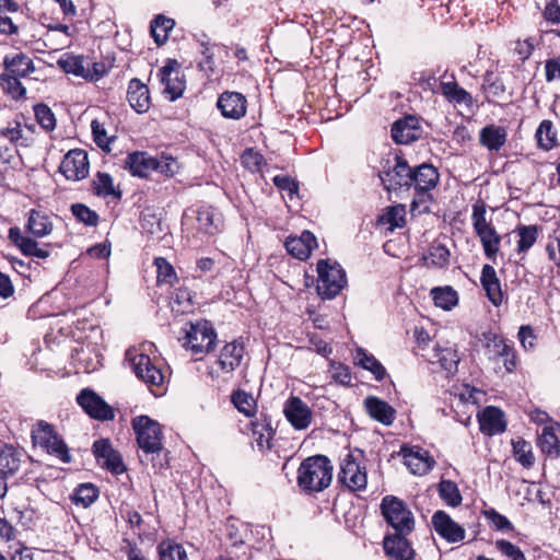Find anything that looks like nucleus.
Returning <instances> with one entry per match:
<instances>
[{
    "instance_id": "nucleus-28",
    "label": "nucleus",
    "mask_w": 560,
    "mask_h": 560,
    "mask_svg": "<svg viewBox=\"0 0 560 560\" xmlns=\"http://www.w3.org/2000/svg\"><path fill=\"white\" fill-rule=\"evenodd\" d=\"M4 72L18 77L26 78L35 71L33 59L25 52H18L14 55H5L3 58Z\"/></svg>"
},
{
    "instance_id": "nucleus-7",
    "label": "nucleus",
    "mask_w": 560,
    "mask_h": 560,
    "mask_svg": "<svg viewBox=\"0 0 560 560\" xmlns=\"http://www.w3.org/2000/svg\"><path fill=\"white\" fill-rule=\"evenodd\" d=\"M131 425L138 446L143 453L161 451L163 432L161 424L156 420L142 415L133 418Z\"/></svg>"
},
{
    "instance_id": "nucleus-27",
    "label": "nucleus",
    "mask_w": 560,
    "mask_h": 560,
    "mask_svg": "<svg viewBox=\"0 0 560 560\" xmlns=\"http://www.w3.org/2000/svg\"><path fill=\"white\" fill-rule=\"evenodd\" d=\"M154 158L145 151H135L129 153L125 160V168L129 171L132 176L141 178L148 177L154 170Z\"/></svg>"
},
{
    "instance_id": "nucleus-53",
    "label": "nucleus",
    "mask_w": 560,
    "mask_h": 560,
    "mask_svg": "<svg viewBox=\"0 0 560 560\" xmlns=\"http://www.w3.org/2000/svg\"><path fill=\"white\" fill-rule=\"evenodd\" d=\"M518 234L517 252L526 253L537 241L538 228L536 225H522L516 230Z\"/></svg>"
},
{
    "instance_id": "nucleus-51",
    "label": "nucleus",
    "mask_w": 560,
    "mask_h": 560,
    "mask_svg": "<svg viewBox=\"0 0 560 560\" xmlns=\"http://www.w3.org/2000/svg\"><path fill=\"white\" fill-rule=\"evenodd\" d=\"M424 260L427 261L428 266L442 268L448 264L450 250L443 244L433 243L430 246L428 254L424 256Z\"/></svg>"
},
{
    "instance_id": "nucleus-11",
    "label": "nucleus",
    "mask_w": 560,
    "mask_h": 560,
    "mask_svg": "<svg viewBox=\"0 0 560 560\" xmlns=\"http://www.w3.org/2000/svg\"><path fill=\"white\" fill-rule=\"evenodd\" d=\"M96 462L113 475H121L127 470L121 454L115 450L109 439H98L92 445Z\"/></svg>"
},
{
    "instance_id": "nucleus-55",
    "label": "nucleus",
    "mask_w": 560,
    "mask_h": 560,
    "mask_svg": "<svg viewBox=\"0 0 560 560\" xmlns=\"http://www.w3.org/2000/svg\"><path fill=\"white\" fill-rule=\"evenodd\" d=\"M439 494L451 506H458L462 503L458 487L452 480H442L439 483Z\"/></svg>"
},
{
    "instance_id": "nucleus-4",
    "label": "nucleus",
    "mask_w": 560,
    "mask_h": 560,
    "mask_svg": "<svg viewBox=\"0 0 560 560\" xmlns=\"http://www.w3.org/2000/svg\"><path fill=\"white\" fill-rule=\"evenodd\" d=\"M185 336L179 338L184 348L195 354L209 353L215 347L217 332L208 319H199L196 323L188 322L183 328Z\"/></svg>"
},
{
    "instance_id": "nucleus-37",
    "label": "nucleus",
    "mask_w": 560,
    "mask_h": 560,
    "mask_svg": "<svg viewBox=\"0 0 560 560\" xmlns=\"http://www.w3.org/2000/svg\"><path fill=\"white\" fill-rule=\"evenodd\" d=\"M175 26V21L164 14H158L150 23V34L158 46L164 45L170 32Z\"/></svg>"
},
{
    "instance_id": "nucleus-52",
    "label": "nucleus",
    "mask_w": 560,
    "mask_h": 560,
    "mask_svg": "<svg viewBox=\"0 0 560 560\" xmlns=\"http://www.w3.org/2000/svg\"><path fill=\"white\" fill-rule=\"evenodd\" d=\"M70 211L78 222L83 223L86 226H96L100 222V215L97 212L90 209L84 203H72Z\"/></svg>"
},
{
    "instance_id": "nucleus-17",
    "label": "nucleus",
    "mask_w": 560,
    "mask_h": 560,
    "mask_svg": "<svg viewBox=\"0 0 560 560\" xmlns=\"http://www.w3.org/2000/svg\"><path fill=\"white\" fill-rule=\"evenodd\" d=\"M338 478L340 482L353 491L365 489L368 483L365 469L351 455L342 460Z\"/></svg>"
},
{
    "instance_id": "nucleus-59",
    "label": "nucleus",
    "mask_w": 560,
    "mask_h": 560,
    "mask_svg": "<svg viewBox=\"0 0 560 560\" xmlns=\"http://www.w3.org/2000/svg\"><path fill=\"white\" fill-rule=\"evenodd\" d=\"M57 63L63 72L72 73L86 80V69L84 68L82 56H72L68 59H59Z\"/></svg>"
},
{
    "instance_id": "nucleus-29",
    "label": "nucleus",
    "mask_w": 560,
    "mask_h": 560,
    "mask_svg": "<svg viewBox=\"0 0 560 560\" xmlns=\"http://www.w3.org/2000/svg\"><path fill=\"white\" fill-rule=\"evenodd\" d=\"M411 177L415 190H433L440 180L438 168L427 163L412 168Z\"/></svg>"
},
{
    "instance_id": "nucleus-21",
    "label": "nucleus",
    "mask_w": 560,
    "mask_h": 560,
    "mask_svg": "<svg viewBox=\"0 0 560 560\" xmlns=\"http://www.w3.org/2000/svg\"><path fill=\"white\" fill-rule=\"evenodd\" d=\"M480 431L487 435H495L505 431L506 421L500 408L488 406L478 413Z\"/></svg>"
},
{
    "instance_id": "nucleus-36",
    "label": "nucleus",
    "mask_w": 560,
    "mask_h": 560,
    "mask_svg": "<svg viewBox=\"0 0 560 560\" xmlns=\"http://www.w3.org/2000/svg\"><path fill=\"white\" fill-rule=\"evenodd\" d=\"M92 190L95 196L108 197L119 201L122 197V191L114 187L113 177L108 173L97 172L95 179L92 182Z\"/></svg>"
},
{
    "instance_id": "nucleus-57",
    "label": "nucleus",
    "mask_w": 560,
    "mask_h": 560,
    "mask_svg": "<svg viewBox=\"0 0 560 560\" xmlns=\"http://www.w3.org/2000/svg\"><path fill=\"white\" fill-rule=\"evenodd\" d=\"M36 121L46 131H52L56 127V117L50 107L44 103L34 106Z\"/></svg>"
},
{
    "instance_id": "nucleus-24",
    "label": "nucleus",
    "mask_w": 560,
    "mask_h": 560,
    "mask_svg": "<svg viewBox=\"0 0 560 560\" xmlns=\"http://www.w3.org/2000/svg\"><path fill=\"white\" fill-rule=\"evenodd\" d=\"M25 452L22 448L0 441V474L3 477L14 475L21 466Z\"/></svg>"
},
{
    "instance_id": "nucleus-31",
    "label": "nucleus",
    "mask_w": 560,
    "mask_h": 560,
    "mask_svg": "<svg viewBox=\"0 0 560 560\" xmlns=\"http://www.w3.org/2000/svg\"><path fill=\"white\" fill-rule=\"evenodd\" d=\"M284 246L292 257L304 260L316 246V237L310 231H304L300 237H288Z\"/></svg>"
},
{
    "instance_id": "nucleus-32",
    "label": "nucleus",
    "mask_w": 560,
    "mask_h": 560,
    "mask_svg": "<svg viewBox=\"0 0 560 560\" xmlns=\"http://www.w3.org/2000/svg\"><path fill=\"white\" fill-rule=\"evenodd\" d=\"M197 222L200 231L214 235L221 231L222 220L213 207L202 206L197 211Z\"/></svg>"
},
{
    "instance_id": "nucleus-38",
    "label": "nucleus",
    "mask_w": 560,
    "mask_h": 560,
    "mask_svg": "<svg viewBox=\"0 0 560 560\" xmlns=\"http://www.w3.org/2000/svg\"><path fill=\"white\" fill-rule=\"evenodd\" d=\"M406 207L404 205H394L385 208L378 217L377 223L386 225L389 231L402 228L406 224Z\"/></svg>"
},
{
    "instance_id": "nucleus-63",
    "label": "nucleus",
    "mask_w": 560,
    "mask_h": 560,
    "mask_svg": "<svg viewBox=\"0 0 560 560\" xmlns=\"http://www.w3.org/2000/svg\"><path fill=\"white\" fill-rule=\"evenodd\" d=\"M329 373L331 378L341 385H350L352 382V375L349 366L342 363H330Z\"/></svg>"
},
{
    "instance_id": "nucleus-10",
    "label": "nucleus",
    "mask_w": 560,
    "mask_h": 560,
    "mask_svg": "<svg viewBox=\"0 0 560 560\" xmlns=\"http://www.w3.org/2000/svg\"><path fill=\"white\" fill-rule=\"evenodd\" d=\"M412 167L401 156L396 155L395 162L380 174V178L387 191H397L404 187L412 186Z\"/></svg>"
},
{
    "instance_id": "nucleus-62",
    "label": "nucleus",
    "mask_w": 560,
    "mask_h": 560,
    "mask_svg": "<svg viewBox=\"0 0 560 560\" xmlns=\"http://www.w3.org/2000/svg\"><path fill=\"white\" fill-rule=\"evenodd\" d=\"M91 129L93 135V140L96 143L98 148H101L104 151L109 152V143L115 139L108 138L106 135V130L102 124H100L96 119L92 120L91 122Z\"/></svg>"
},
{
    "instance_id": "nucleus-46",
    "label": "nucleus",
    "mask_w": 560,
    "mask_h": 560,
    "mask_svg": "<svg viewBox=\"0 0 560 560\" xmlns=\"http://www.w3.org/2000/svg\"><path fill=\"white\" fill-rule=\"evenodd\" d=\"M431 295L434 304L445 311L452 310L458 303V294L451 287L433 288Z\"/></svg>"
},
{
    "instance_id": "nucleus-30",
    "label": "nucleus",
    "mask_w": 560,
    "mask_h": 560,
    "mask_svg": "<svg viewBox=\"0 0 560 560\" xmlns=\"http://www.w3.org/2000/svg\"><path fill=\"white\" fill-rule=\"evenodd\" d=\"M480 282L490 302L494 306H500L503 302V293L501 282L492 266L485 265L482 267Z\"/></svg>"
},
{
    "instance_id": "nucleus-58",
    "label": "nucleus",
    "mask_w": 560,
    "mask_h": 560,
    "mask_svg": "<svg viewBox=\"0 0 560 560\" xmlns=\"http://www.w3.org/2000/svg\"><path fill=\"white\" fill-rule=\"evenodd\" d=\"M192 298V292L187 287L180 285L175 289L171 301L177 305V312L186 313L194 306Z\"/></svg>"
},
{
    "instance_id": "nucleus-40",
    "label": "nucleus",
    "mask_w": 560,
    "mask_h": 560,
    "mask_svg": "<svg viewBox=\"0 0 560 560\" xmlns=\"http://www.w3.org/2000/svg\"><path fill=\"white\" fill-rule=\"evenodd\" d=\"M21 78L8 73L0 74V86L14 101H21L26 97V88L20 81Z\"/></svg>"
},
{
    "instance_id": "nucleus-8",
    "label": "nucleus",
    "mask_w": 560,
    "mask_h": 560,
    "mask_svg": "<svg viewBox=\"0 0 560 560\" xmlns=\"http://www.w3.org/2000/svg\"><path fill=\"white\" fill-rule=\"evenodd\" d=\"M132 370L136 376L141 380L149 390L160 396L165 390V375L145 353H138L130 358Z\"/></svg>"
},
{
    "instance_id": "nucleus-25",
    "label": "nucleus",
    "mask_w": 560,
    "mask_h": 560,
    "mask_svg": "<svg viewBox=\"0 0 560 560\" xmlns=\"http://www.w3.org/2000/svg\"><path fill=\"white\" fill-rule=\"evenodd\" d=\"M245 348L242 342L236 340L225 343L221 349L218 364L220 369L225 373H231L236 370L244 358Z\"/></svg>"
},
{
    "instance_id": "nucleus-35",
    "label": "nucleus",
    "mask_w": 560,
    "mask_h": 560,
    "mask_svg": "<svg viewBox=\"0 0 560 560\" xmlns=\"http://www.w3.org/2000/svg\"><path fill=\"white\" fill-rule=\"evenodd\" d=\"M440 90L442 95L451 103L465 105L467 107L472 105V96L470 93L460 88L454 79L451 81H441Z\"/></svg>"
},
{
    "instance_id": "nucleus-5",
    "label": "nucleus",
    "mask_w": 560,
    "mask_h": 560,
    "mask_svg": "<svg viewBox=\"0 0 560 560\" xmlns=\"http://www.w3.org/2000/svg\"><path fill=\"white\" fill-rule=\"evenodd\" d=\"M317 292L323 299H334L347 284L346 272L342 267L330 260H319L317 264Z\"/></svg>"
},
{
    "instance_id": "nucleus-33",
    "label": "nucleus",
    "mask_w": 560,
    "mask_h": 560,
    "mask_svg": "<svg viewBox=\"0 0 560 560\" xmlns=\"http://www.w3.org/2000/svg\"><path fill=\"white\" fill-rule=\"evenodd\" d=\"M508 132L504 127L489 125L480 130V144L489 151H499L506 142Z\"/></svg>"
},
{
    "instance_id": "nucleus-42",
    "label": "nucleus",
    "mask_w": 560,
    "mask_h": 560,
    "mask_svg": "<svg viewBox=\"0 0 560 560\" xmlns=\"http://www.w3.org/2000/svg\"><path fill=\"white\" fill-rule=\"evenodd\" d=\"M538 445L544 454L556 458L560 455V441L552 427H545L539 434Z\"/></svg>"
},
{
    "instance_id": "nucleus-47",
    "label": "nucleus",
    "mask_w": 560,
    "mask_h": 560,
    "mask_svg": "<svg viewBox=\"0 0 560 560\" xmlns=\"http://www.w3.org/2000/svg\"><path fill=\"white\" fill-rule=\"evenodd\" d=\"M140 225L144 233L151 236H160L163 232L161 218L156 214L155 210L147 207L140 214Z\"/></svg>"
},
{
    "instance_id": "nucleus-6",
    "label": "nucleus",
    "mask_w": 560,
    "mask_h": 560,
    "mask_svg": "<svg viewBox=\"0 0 560 560\" xmlns=\"http://www.w3.org/2000/svg\"><path fill=\"white\" fill-rule=\"evenodd\" d=\"M386 523L399 534H410L415 528V517L407 504L394 495H386L381 503Z\"/></svg>"
},
{
    "instance_id": "nucleus-15",
    "label": "nucleus",
    "mask_w": 560,
    "mask_h": 560,
    "mask_svg": "<svg viewBox=\"0 0 560 560\" xmlns=\"http://www.w3.org/2000/svg\"><path fill=\"white\" fill-rule=\"evenodd\" d=\"M217 107L229 119H241L247 112V100L240 92L224 91L219 95Z\"/></svg>"
},
{
    "instance_id": "nucleus-64",
    "label": "nucleus",
    "mask_w": 560,
    "mask_h": 560,
    "mask_svg": "<svg viewBox=\"0 0 560 560\" xmlns=\"http://www.w3.org/2000/svg\"><path fill=\"white\" fill-rule=\"evenodd\" d=\"M497 548L512 560H526L524 552L511 541L501 539L495 542Z\"/></svg>"
},
{
    "instance_id": "nucleus-16",
    "label": "nucleus",
    "mask_w": 560,
    "mask_h": 560,
    "mask_svg": "<svg viewBox=\"0 0 560 560\" xmlns=\"http://www.w3.org/2000/svg\"><path fill=\"white\" fill-rule=\"evenodd\" d=\"M422 132L419 118L412 115L398 119L392 127V138L399 144H409L420 139Z\"/></svg>"
},
{
    "instance_id": "nucleus-50",
    "label": "nucleus",
    "mask_w": 560,
    "mask_h": 560,
    "mask_svg": "<svg viewBox=\"0 0 560 560\" xmlns=\"http://www.w3.org/2000/svg\"><path fill=\"white\" fill-rule=\"evenodd\" d=\"M281 187L282 191L288 192L289 199L287 201V207L289 211L298 212L302 207L301 196L299 191V183L293 178L282 176Z\"/></svg>"
},
{
    "instance_id": "nucleus-19",
    "label": "nucleus",
    "mask_w": 560,
    "mask_h": 560,
    "mask_svg": "<svg viewBox=\"0 0 560 560\" xmlns=\"http://www.w3.org/2000/svg\"><path fill=\"white\" fill-rule=\"evenodd\" d=\"M405 465L409 470L419 476L428 474L433 465L434 460L429 456L427 451L420 447L402 446L400 451Z\"/></svg>"
},
{
    "instance_id": "nucleus-39",
    "label": "nucleus",
    "mask_w": 560,
    "mask_h": 560,
    "mask_svg": "<svg viewBox=\"0 0 560 560\" xmlns=\"http://www.w3.org/2000/svg\"><path fill=\"white\" fill-rule=\"evenodd\" d=\"M357 364L364 370L370 371L376 381H383L386 376V370L382 363L364 349L359 348L355 352Z\"/></svg>"
},
{
    "instance_id": "nucleus-61",
    "label": "nucleus",
    "mask_w": 560,
    "mask_h": 560,
    "mask_svg": "<svg viewBox=\"0 0 560 560\" xmlns=\"http://www.w3.org/2000/svg\"><path fill=\"white\" fill-rule=\"evenodd\" d=\"M431 190H416L415 197L410 205L412 213H425L430 211V203L432 201Z\"/></svg>"
},
{
    "instance_id": "nucleus-13",
    "label": "nucleus",
    "mask_w": 560,
    "mask_h": 560,
    "mask_svg": "<svg viewBox=\"0 0 560 560\" xmlns=\"http://www.w3.org/2000/svg\"><path fill=\"white\" fill-rule=\"evenodd\" d=\"M89 159L82 149L70 150L62 159L59 172L68 180H81L89 175Z\"/></svg>"
},
{
    "instance_id": "nucleus-2",
    "label": "nucleus",
    "mask_w": 560,
    "mask_h": 560,
    "mask_svg": "<svg viewBox=\"0 0 560 560\" xmlns=\"http://www.w3.org/2000/svg\"><path fill=\"white\" fill-rule=\"evenodd\" d=\"M332 464L325 455L305 458L298 469V486L307 493L322 492L332 481Z\"/></svg>"
},
{
    "instance_id": "nucleus-48",
    "label": "nucleus",
    "mask_w": 560,
    "mask_h": 560,
    "mask_svg": "<svg viewBox=\"0 0 560 560\" xmlns=\"http://www.w3.org/2000/svg\"><path fill=\"white\" fill-rule=\"evenodd\" d=\"M160 560H188L187 552L183 545L167 539L158 545Z\"/></svg>"
},
{
    "instance_id": "nucleus-23",
    "label": "nucleus",
    "mask_w": 560,
    "mask_h": 560,
    "mask_svg": "<svg viewBox=\"0 0 560 560\" xmlns=\"http://www.w3.org/2000/svg\"><path fill=\"white\" fill-rule=\"evenodd\" d=\"M364 407L373 420L384 425H392L396 419L395 408L378 397L368 396L364 399Z\"/></svg>"
},
{
    "instance_id": "nucleus-41",
    "label": "nucleus",
    "mask_w": 560,
    "mask_h": 560,
    "mask_svg": "<svg viewBox=\"0 0 560 560\" xmlns=\"http://www.w3.org/2000/svg\"><path fill=\"white\" fill-rule=\"evenodd\" d=\"M98 495H100L98 488L91 482H86V483L79 485L74 489V492L70 498H71V501L75 505H82L83 508H89L98 499Z\"/></svg>"
},
{
    "instance_id": "nucleus-54",
    "label": "nucleus",
    "mask_w": 560,
    "mask_h": 560,
    "mask_svg": "<svg viewBox=\"0 0 560 560\" xmlns=\"http://www.w3.org/2000/svg\"><path fill=\"white\" fill-rule=\"evenodd\" d=\"M44 451L52 456H56L65 464H70L72 462V456L69 453V448L63 441V439L56 433L55 438L50 440L48 446H45Z\"/></svg>"
},
{
    "instance_id": "nucleus-44",
    "label": "nucleus",
    "mask_w": 560,
    "mask_h": 560,
    "mask_svg": "<svg viewBox=\"0 0 560 560\" xmlns=\"http://www.w3.org/2000/svg\"><path fill=\"white\" fill-rule=\"evenodd\" d=\"M231 401L234 407L246 417L255 416L257 404L252 394L243 389H236L231 395Z\"/></svg>"
},
{
    "instance_id": "nucleus-1",
    "label": "nucleus",
    "mask_w": 560,
    "mask_h": 560,
    "mask_svg": "<svg viewBox=\"0 0 560 560\" xmlns=\"http://www.w3.org/2000/svg\"><path fill=\"white\" fill-rule=\"evenodd\" d=\"M52 229L50 215L43 210L33 208L27 212L25 224V232L30 235H24L19 226H11L8 231V238L24 256L45 259L50 256L48 247L51 245L44 244V247H40L36 238L49 235Z\"/></svg>"
},
{
    "instance_id": "nucleus-14",
    "label": "nucleus",
    "mask_w": 560,
    "mask_h": 560,
    "mask_svg": "<svg viewBox=\"0 0 560 560\" xmlns=\"http://www.w3.org/2000/svg\"><path fill=\"white\" fill-rule=\"evenodd\" d=\"M282 411L288 422L295 430H305L312 423L313 412L308 405L304 402L300 397L291 396L285 401Z\"/></svg>"
},
{
    "instance_id": "nucleus-26",
    "label": "nucleus",
    "mask_w": 560,
    "mask_h": 560,
    "mask_svg": "<svg viewBox=\"0 0 560 560\" xmlns=\"http://www.w3.org/2000/svg\"><path fill=\"white\" fill-rule=\"evenodd\" d=\"M489 347L492 348V352L495 358L503 359V365L509 373L516 370L518 360L515 349L510 345L502 336L493 335L489 339Z\"/></svg>"
},
{
    "instance_id": "nucleus-18",
    "label": "nucleus",
    "mask_w": 560,
    "mask_h": 560,
    "mask_svg": "<svg viewBox=\"0 0 560 560\" xmlns=\"http://www.w3.org/2000/svg\"><path fill=\"white\" fill-rule=\"evenodd\" d=\"M432 525L435 532L450 544L459 542L465 538L464 527L453 521L444 511H436L433 514Z\"/></svg>"
},
{
    "instance_id": "nucleus-56",
    "label": "nucleus",
    "mask_w": 560,
    "mask_h": 560,
    "mask_svg": "<svg viewBox=\"0 0 560 560\" xmlns=\"http://www.w3.org/2000/svg\"><path fill=\"white\" fill-rule=\"evenodd\" d=\"M513 454L515 459L524 467L529 468L534 465V455L532 446L523 439L513 441Z\"/></svg>"
},
{
    "instance_id": "nucleus-49",
    "label": "nucleus",
    "mask_w": 560,
    "mask_h": 560,
    "mask_svg": "<svg viewBox=\"0 0 560 560\" xmlns=\"http://www.w3.org/2000/svg\"><path fill=\"white\" fill-rule=\"evenodd\" d=\"M56 430L50 423L39 420L32 429L31 438L34 445L40 446L43 450L48 446L50 440L55 438Z\"/></svg>"
},
{
    "instance_id": "nucleus-43",
    "label": "nucleus",
    "mask_w": 560,
    "mask_h": 560,
    "mask_svg": "<svg viewBox=\"0 0 560 560\" xmlns=\"http://www.w3.org/2000/svg\"><path fill=\"white\" fill-rule=\"evenodd\" d=\"M154 266L156 267V283L159 285L168 284L174 287L178 283V277L172 264L164 257H155Z\"/></svg>"
},
{
    "instance_id": "nucleus-22",
    "label": "nucleus",
    "mask_w": 560,
    "mask_h": 560,
    "mask_svg": "<svg viewBox=\"0 0 560 560\" xmlns=\"http://www.w3.org/2000/svg\"><path fill=\"white\" fill-rule=\"evenodd\" d=\"M127 101L136 113H147L151 106L149 88L141 80L131 79L128 84Z\"/></svg>"
},
{
    "instance_id": "nucleus-20",
    "label": "nucleus",
    "mask_w": 560,
    "mask_h": 560,
    "mask_svg": "<svg viewBox=\"0 0 560 560\" xmlns=\"http://www.w3.org/2000/svg\"><path fill=\"white\" fill-rule=\"evenodd\" d=\"M407 535L395 533L385 536L383 547L387 557L393 560H413L415 550L406 538Z\"/></svg>"
},
{
    "instance_id": "nucleus-12",
    "label": "nucleus",
    "mask_w": 560,
    "mask_h": 560,
    "mask_svg": "<svg viewBox=\"0 0 560 560\" xmlns=\"http://www.w3.org/2000/svg\"><path fill=\"white\" fill-rule=\"evenodd\" d=\"M179 67V62L176 59L168 58L158 73L161 83L164 85L163 93L172 102L179 98L186 89L184 77L182 79L178 78V71H176Z\"/></svg>"
},
{
    "instance_id": "nucleus-60",
    "label": "nucleus",
    "mask_w": 560,
    "mask_h": 560,
    "mask_svg": "<svg viewBox=\"0 0 560 560\" xmlns=\"http://www.w3.org/2000/svg\"><path fill=\"white\" fill-rule=\"evenodd\" d=\"M145 458L151 462L155 472H161L170 467V451L161 445V451L143 453Z\"/></svg>"
},
{
    "instance_id": "nucleus-45",
    "label": "nucleus",
    "mask_w": 560,
    "mask_h": 560,
    "mask_svg": "<svg viewBox=\"0 0 560 560\" xmlns=\"http://www.w3.org/2000/svg\"><path fill=\"white\" fill-rule=\"evenodd\" d=\"M536 140L538 147L545 151H549L557 144V131L550 120H542L536 130Z\"/></svg>"
},
{
    "instance_id": "nucleus-3",
    "label": "nucleus",
    "mask_w": 560,
    "mask_h": 560,
    "mask_svg": "<svg viewBox=\"0 0 560 560\" xmlns=\"http://www.w3.org/2000/svg\"><path fill=\"white\" fill-rule=\"evenodd\" d=\"M471 224L475 234L479 237L485 256L494 262L502 238L491 222L487 220V206L482 200L472 205Z\"/></svg>"
},
{
    "instance_id": "nucleus-34",
    "label": "nucleus",
    "mask_w": 560,
    "mask_h": 560,
    "mask_svg": "<svg viewBox=\"0 0 560 560\" xmlns=\"http://www.w3.org/2000/svg\"><path fill=\"white\" fill-rule=\"evenodd\" d=\"M262 431L254 429V434H258L256 439L259 450L272 462H276L279 455L277 440L275 439L276 431L269 425H261Z\"/></svg>"
},
{
    "instance_id": "nucleus-9",
    "label": "nucleus",
    "mask_w": 560,
    "mask_h": 560,
    "mask_svg": "<svg viewBox=\"0 0 560 560\" xmlns=\"http://www.w3.org/2000/svg\"><path fill=\"white\" fill-rule=\"evenodd\" d=\"M78 405L92 419L109 421L115 418V411L96 392L83 388L77 396Z\"/></svg>"
}]
</instances>
